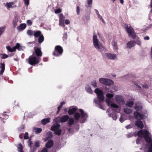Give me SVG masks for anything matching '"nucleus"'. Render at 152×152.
Here are the masks:
<instances>
[{"label": "nucleus", "mask_w": 152, "mask_h": 152, "mask_svg": "<svg viewBox=\"0 0 152 152\" xmlns=\"http://www.w3.org/2000/svg\"><path fill=\"white\" fill-rule=\"evenodd\" d=\"M34 31L31 30H28L27 31V34L29 36H33L34 35Z\"/></svg>", "instance_id": "35"}, {"label": "nucleus", "mask_w": 152, "mask_h": 152, "mask_svg": "<svg viewBox=\"0 0 152 152\" xmlns=\"http://www.w3.org/2000/svg\"><path fill=\"white\" fill-rule=\"evenodd\" d=\"M91 84L94 87H97V83L95 80H94L91 82Z\"/></svg>", "instance_id": "44"}, {"label": "nucleus", "mask_w": 152, "mask_h": 152, "mask_svg": "<svg viewBox=\"0 0 152 152\" xmlns=\"http://www.w3.org/2000/svg\"><path fill=\"white\" fill-rule=\"evenodd\" d=\"M69 118V117L68 115H64L60 118V121L61 123H64L67 121Z\"/></svg>", "instance_id": "11"}, {"label": "nucleus", "mask_w": 152, "mask_h": 152, "mask_svg": "<svg viewBox=\"0 0 152 152\" xmlns=\"http://www.w3.org/2000/svg\"><path fill=\"white\" fill-rule=\"evenodd\" d=\"M137 135L140 138H144L145 141L147 143H151L152 141L149 137V132L145 129H141L138 131Z\"/></svg>", "instance_id": "1"}, {"label": "nucleus", "mask_w": 152, "mask_h": 152, "mask_svg": "<svg viewBox=\"0 0 152 152\" xmlns=\"http://www.w3.org/2000/svg\"><path fill=\"white\" fill-rule=\"evenodd\" d=\"M41 60L40 58H39L35 56H29L28 62L31 65L34 66L39 63Z\"/></svg>", "instance_id": "3"}, {"label": "nucleus", "mask_w": 152, "mask_h": 152, "mask_svg": "<svg viewBox=\"0 0 152 152\" xmlns=\"http://www.w3.org/2000/svg\"><path fill=\"white\" fill-rule=\"evenodd\" d=\"M94 91L97 94V99H94V102L95 103H98L99 102H103L104 100V96L102 91L99 88H96Z\"/></svg>", "instance_id": "2"}, {"label": "nucleus", "mask_w": 152, "mask_h": 152, "mask_svg": "<svg viewBox=\"0 0 152 152\" xmlns=\"http://www.w3.org/2000/svg\"><path fill=\"white\" fill-rule=\"evenodd\" d=\"M50 118H44L42 119L41 121V123L42 124L45 125L47 123L50 122Z\"/></svg>", "instance_id": "23"}, {"label": "nucleus", "mask_w": 152, "mask_h": 152, "mask_svg": "<svg viewBox=\"0 0 152 152\" xmlns=\"http://www.w3.org/2000/svg\"><path fill=\"white\" fill-rule=\"evenodd\" d=\"M14 47L15 51L16 49H18L19 50H23V48H24L23 46H21L20 44L18 43H17L16 45Z\"/></svg>", "instance_id": "16"}, {"label": "nucleus", "mask_w": 152, "mask_h": 152, "mask_svg": "<svg viewBox=\"0 0 152 152\" xmlns=\"http://www.w3.org/2000/svg\"><path fill=\"white\" fill-rule=\"evenodd\" d=\"M42 129L41 128H35L34 129V131L36 133H40L42 131Z\"/></svg>", "instance_id": "40"}, {"label": "nucleus", "mask_w": 152, "mask_h": 152, "mask_svg": "<svg viewBox=\"0 0 152 152\" xmlns=\"http://www.w3.org/2000/svg\"><path fill=\"white\" fill-rule=\"evenodd\" d=\"M140 140L141 139H140L138 138H137L136 140V143L137 144H139Z\"/></svg>", "instance_id": "61"}, {"label": "nucleus", "mask_w": 152, "mask_h": 152, "mask_svg": "<svg viewBox=\"0 0 152 152\" xmlns=\"http://www.w3.org/2000/svg\"><path fill=\"white\" fill-rule=\"evenodd\" d=\"M6 48L7 50L10 52H11L15 51L14 47L12 48L10 46H8L6 47Z\"/></svg>", "instance_id": "36"}, {"label": "nucleus", "mask_w": 152, "mask_h": 152, "mask_svg": "<svg viewBox=\"0 0 152 152\" xmlns=\"http://www.w3.org/2000/svg\"><path fill=\"white\" fill-rule=\"evenodd\" d=\"M101 102H99L98 103H95L97 104L99 106V108L100 109L104 110L103 105L101 104Z\"/></svg>", "instance_id": "46"}, {"label": "nucleus", "mask_w": 152, "mask_h": 152, "mask_svg": "<svg viewBox=\"0 0 152 152\" xmlns=\"http://www.w3.org/2000/svg\"><path fill=\"white\" fill-rule=\"evenodd\" d=\"M134 104V102L133 101H128L125 104L126 107H132Z\"/></svg>", "instance_id": "30"}, {"label": "nucleus", "mask_w": 152, "mask_h": 152, "mask_svg": "<svg viewBox=\"0 0 152 152\" xmlns=\"http://www.w3.org/2000/svg\"><path fill=\"white\" fill-rule=\"evenodd\" d=\"M134 125L133 124H129V125H127L126 126V128L127 129H130L132 128H133V127H134Z\"/></svg>", "instance_id": "42"}, {"label": "nucleus", "mask_w": 152, "mask_h": 152, "mask_svg": "<svg viewBox=\"0 0 152 152\" xmlns=\"http://www.w3.org/2000/svg\"><path fill=\"white\" fill-rule=\"evenodd\" d=\"M26 27V24L25 23L20 24L17 27V29L19 31L23 30Z\"/></svg>", "instance_id": "20"}, {"label": "nucleus", "mask_w": 152, "mask_h": 152, "mask_svg": "<svg viewBox=\"0 0 152 152\" xmlns=\"http://www.w3.org/2000/svg\"><path fill=\"white\" fill-rule=\"evenodd\" d=\"M44 37L42 34L39 37L38 39L39 43L40 44L42 43L44 41Z\"/></svg>", "instance_id": "31"}, {"label": "nucleus", "mask_w": 152, "mask_h": 152, "mask_svg": "<svg viewBox=\"0 0 152 152\" xmlns=\"http://www.w3.org/2000/svg\"><path fill=\"white\" fill-rule=\"evenodd\" d=\"M113 45L114 48L115 49H118L117 43L114 41L113 42Z\"/></svg>", "instance_id": "45"}, {"label": "nucleus", "mask_w": 152, "mask_h": 152, "mask_svg": "<svg viewBox=\"0 0 152 152\" xmlns=\"http://www.w3.org/2000/svg\"><path fill=\"white\" fill-rule=\"evenodd\" d=\"M48 149L46 148H44L42 150L41 152H48Z\"/></svg>", "instance_id": "59"}, {"label": "nucleus", "mask_w": 152, "mask_h": 152, "mask_svg": "<svg viewBox=\"0 0 152 152\" xmlns=\"http://www.w3.org/2000/svg\"><path fill=\"white\" fill-rule=\"evenodd\" d=\"M77 110L76 107H73L72 108H69L68 111V114L69 115H73Z\"/></svg>", "instance_id": "18"}, {"label": "nucleus", "mask_w": 152, "mask_h": 152, "mask_svg": "<svg viewBox=\"0 0 152 152\" xmlns=\"http://www.w3.org/2000/svg\"><path fill=\"white\" fill-rule=\"evenodd\" d=\"M54 131L55 134L58 136H60L61 134L62 130L61 129H59Z\"/></svg>", "instance_id": "32"}, {"label": "nucleus", "mask_w": 152, "mask_h": 152, "mask_svg": "<svg viewBox=\"0 0 152 152\" xmlns=\"http://www.w3.org/2000/svg\"><path fill=\"white\" fill-rule=\"evenodd\" d=\"M129 35L131 36L132 37V38L133 39H135L136 37V35L134 34V32L132 33V34H130Z\"/></svg>", "instance_id": "56"}, {"label": "nucleus", "mask_w": 152, "mask_h": 152, "mask_svg": "<svg viewBox=\"0 0 152 152\" xmlns=\"http://www.w3.org/2000/svg\"><path fill=\"white\" fill-rule=\"evenodd\" d=\"M4 31V27H1L0 28V36L2 34Z\"/></svg>", "instance_id": "57"}, {"label": "nucleus", "mask_w": 152, "mask_h": 152, "mask_svg": "<svg viewBox=\"0 0 152 152\" xmlns=\"http://www.w3.org/2000/svg\"><path fill=\"white\" fill-rule=\"evenodd\" d=\"M134 84L136 86H137L139 88H141V86H142L143 88H148V86L147 84H144V85H142L140 83H137V82H134Z\"/></svg>", "instance_id": "19"}, {"label": "nucleus", "mask_w": 152, "mask_h": 152, "mask_svg": "<svg viewBox=\"0 0 152 152\" xmlns=\"http://www.w3.org/2000/svg\"><path fill=\"white\" fill-rule=\"evenodd\" d=\"M149 151L150 152H152V142L149 148Z\"/></svg>", "instance_id": "60"}, {"label": "nucleus", "mask_w": 152, "mask_h": 152, "mask_svg": "<svg viewBox=\"0 0 152 152\" xmlns=\"http://www.w3.org/2000/svg\"><path fill=\"white\" fill-rule=\"evenodd\" d=\"M94 45L95 48L100 52H101L104 49L103 47L100 46L99 44L98 39L93 41Z\"/></svg>", "instance_id": "8"}, {"label": "nucleus", "mask_w": 152, "mask_h": 152, "mask_svg": "<svg viewBox=\"0 0 152 152\" xmlns=\"http://www.w3.org/2000/svg\"><path fill=\"white\" fill-rule=\"evenodd\" d=\"M53 141L52 140H48V142L46 143L45 146L47 148H50L53 145Z\"/></svg>", "instance_id": "15"}, {"label": "nucleus", "mask_w": 152, "mask_h": 152, "mask_svg": "<svg viewBox=\"0 0 152 152\" xmlns=\"http://www.w3.org/2000/svg\"><path fill=\"white\" fill-rule=\"evenodd\" d=\"M47 137L45 138V140H47L49 138H51L53 137L52 133L51 132H48L46 134Z\"/></svg>", "instance_id": "27"}, {"label": "nucleus", "mask_w": 152, "mask_h": 152, "mask_svg": "<svg viewBox=\"0 0 152 152\" xmlns=\"http://www.w3.org/2000/svg\"><path fill=\"white\" fill-rule=\"evenodd\" d=\"M136 42L134 41H130L128 42L127 44V48L130 49L131 48L135 45Z\"/></svg>", "instance_id": "14"}, {"label": "nucleus", "mask_w": 152, "mask_h": 152, "mask_svg": "<svg viewBox=\"0 0 152 152\" xmlns=\"http://www.w3.org/2000/svg\"><path fill=\"white\" fill-rule=\"evenodd\" d=\"M106 55L107 58L110 59L114 60L117 57L116 54L111 53H107Z\"/></svg>", "instance_id": "13"}, {"label": "nucleus", "mask_w": 152, "mask_h": 152, "mask_svg": "<svg viewBox=\"0 0 152 152\" xmlns=\"http://www.w3.org/2000/svg\"><path fill=\"white\" fill-rule=\"evenodd\" d=\"M61 125L59 124H57L55 125H54L51 127V130L52 131H54L58 129L59 128Z\"/></svg>", "instance_id": "22"}, {"label": "nucleus", "mask_w": 152, "mask_h": 152, "mask_svg": "<svg viewBox=\"0 0 152 152\" xmlns=\"http://www.w3.org/2000/svg\"><path fill=\"white\" fill-rule=\"evenodd\" d=\"M133 136H134V134L133 133H129L127 135V137L129 138L132 137H133Z\"/></svg>", "instance_id": "53"}, {"label": "nucleus", "mask_w": 152, "mask_h": 152, "mask_svg": "<svg viewBox=\"0 0 152 152\" xmlns=\"http://www.w3.org/2000/svg\"><path fill=\"white\" fill-rule=\"evenodd\" d=\"M111 106L112 107L115 108H118V106L117 104L113 103H112L111 104Z\"/></svg>", "instance_id": "47"}, {"label": "nucleus", "mask_w": 152, "mask_h": 152, "mask_svg": "<svg viewBox=\"0 0 152 152\" xmlns=\"http://www.w3.org/2000/svg\"><path fill=\"white\" fill-rule=\"evenodd\" d=\"M119 121L121 123H122L124 121V120L122 116H121L119 119Z\"/></svg>", "instance_id": "64"}, {"label": "nucleus", "mask_w": 152, "mask_h": 152, "mask_svg": "<svg viewBox=\"0 0 152 152\" xmlns=\"http://www.w3.org/2000/svg\"><path fill=\"white\" fill-rule=\"evenodd\" d=\"M133 115L136 119L140 120L143 119L144 115L143 113H140L139 112L135 111Z\"/></svg>", "instance_id": "6"}, {"label": "nucleus", "mask_w": 152, "mask_h": 152, "mask_svg": "<svg viewBox=\"0 0 152 152\" xmlns=\"http://www.w3.org/2000/svg\"><path fill=\"white\" fill-rule=\"evenodd\" d=\"M0 56H1V58L2 59H5L8 57V55L5 54L0 53Z\"/></svg>", "instance_id": "39"}, {"label": "nucleus", "mask_w": 152, "mask_h": 152, "mask_svg": "<svg viewBox=\"0 0 152 152\" xmlns=\"http://www.w3.org/2000/svg\"><path fill=\"white\" fill-rule=\"evenodd\" d=\"M113 82L111 80L109 79H106V81L105 83V85L107 86H110L113 85Z\"/></svg>", "instance_id": "21"}, {"label": "nucleus", "mask_w": 152, "mask_h": 152, "mask_svg": "<svg viewBox=\"0 0 152 152\" xmlns=\"http://www.w3.org/2000/svg\"><path fill=\"white\" fill-rule=\"evenodd\" d=\"M0 68L1 70L0 72V75H2L4 73L5 69V64L4 63H1L0 64Z\"/></svg>", "instance_id": "17"}, {"label": "nucleus", "mask_w": 152, "mask_h": 152, "mask_svg": "<svg viewBox=\"0 0 152 152\" xmlns=\"http://www.w3.org/2000/svg\"><path fill=\"white\" fill-rule=\"evenodd\" d=\"M34 49L35 54L37 56L36 57L40 58L42 55L41 48L35 47H34Z\"/></svg>", "instance_id": "7"}, {"label": "nucleus", "mask_w": 152, "mask_h": 152, "mask_svg": "<svg viewBox=\"0 0 152 152\" xmlns=\"http://www.w3.org/2000/svg\"><path fill=\"white\" fill-rule=\"evenodd\" d=\"M63 51V50L62 47L60 45L56 46L53 53V55L56 56H59L62 54Z\"/></svg>", "instance_id": "5"}, {"label": "nucleus", "mask_w": 152, "mask_h": 152, "mask_svg": "<svg viewBox=\"0 0 152 152\" xmlns=\"http://www.w3.org/2000/svg\"><path fill=\"white\" fill-rule=\"evenodd\" d=\"M135 125L139 128L142 129L143 128L144 125L142 122L140 120H137L135 123Z\"/></svg>", "instance_id": "10"}, {"label": "nucleus", "mask_w": 152, "mask_h": 152, "mask_svg": "<svg viewBox=\"0 0 152 152\" xmlns=\"http://www.w3.org/2000/svg\"><path fill=\"white\" fill-rule=\"evenodd\" d=\"M18 147L19 149L23 148V146L21 144H19Z\"/></svg>", "instance_id": "62"}, {"label": "nucleus", "mask_w": 152, "mask_h": 152, "mask_svg": "<svg viewBox=\"0 0 152 152\" xmlns=\"http://www.w3.org/2000/svg\"><path fill=\"white\" fill-rule=\"evenodd\" d=\"M59 17L60 23H63L64 22L65 17L64 16L62 13L60 14L59 15Z\"/></svg>", "instance_id": "24"}, {"label": "nucleus", "mask_w": 152, "mask_h": 152, "mask_svg": "<svg viewBox=\"0 0 152 152\" xmlns=\"http://www.w3.org/2000/svg\"><path fill=\"white\" fill-rule=\"evenodd\" d=\"M76 12L78 15H79L80 12V7L77 6L76 8Z\"/></svg>", "instance_id": "54"}, {"label": "nucleus", "mask_w": 152, "mask_h": 152, "mask_svg": "<svg viewBox=\"0 0 152 152\" xmlns=\"http://www.w3.org/2000/svg\"><path fill=\"white\" fill-rule=\"evenodd\" d=\"M23 1L26 6H27L29 4V0H23Z\"/></svg>", "instance_id": "49"}, {"label": "nucleus", "mask_w": 152, "mask_h": 152, "mask_svg": "<svg viewBox=\"0 0 152 152\" xmlns=\"http://www.w3.org/2000/svg\"><path fill=\"white\" fill-rule=\"evenodd\" d=\"M27 23L29 26H31L32 24V23L31 20H28L27 21Z\"/></svg>", "instance_id": "55"}, {"label": "nucleus", "mask_w": 152, "mask_h": 152, "mask_svg": "<svg viewBox=\"0 0 152 152\" xmlns=\"http://www.w3.org/2000/svg\"><path fill=\"white\" fill-rule=\"evenodd\" d=\"M42 34L40 31H34V36L36 38H37L40 36Z\"/></svg>", "instance_id": "26"}, {"label": "nucleus", "mask_w": 152, "mask_h": 152, "mask_svg": "<svg viewBox=\"0 0 152 152\" xmlns=\"http://www.w3.org/2000/svg\"><path fill=\"white\" fill-rule=\"evenodd\" d=\"M87 5H86V7L88 8L91 7L92 6V0H87Z\"/></svg>", "instance_id": "33"}, {"label": "nucleus", "mask_w": 152, "mask_h": 152, "mask_svg": "<svg viewBox=\"0 0 152 152\" xmlns=\"http://www.w3.org/2000/svg\"><path fill=\"white\" fill-rule=\"evenodd\" d=\"M0 117L3 119H7L8 118L9 116L5 114H2L0 115Z\"/></svg>", "instance_id": "34"}, {"label": "nucleus", "mask_w": 152, "mask_h": 152, "mask_svg": "<svg viewBox=\"0 0 152 152\" xmlns=\"http://www.w3.org/2000/svg\"><path fill=\"white\" fill-rule=\"evenodd\" d=\"M13 2H7L5 5L6 7H7L8 9L10 8H13L12 5L14 4Z\"/></svg>", "instance_id": "28"}, {"label": "nucleus", "mask_w": 152, "mask_h": 152, "mask_svg": "<svg viewBox=\"0 0 152 152\" xmlns=\"http://www.w3.org/2000/svg\"><path fill=\"white\" fill-rule=\"evenodd\" d=\"M125 28L127 32L129 34V35L132 34V33H134V30L133 28L131 26H128L127 24H125Z\"/></svg>", "instance_id": "9"}, {"label": "nucleus", "mask_w": 152, "mask_h": 152, "mask_svg": "<svg viewBox=\"0 0 152 152\" xmlns=\"http://www.w3.org/2000/svg\"><path fill=\"white\" fill-rule=\"evenodd\" d=\"M136 44L140 46L141 45V42L139 40H137L136 41Z\"/></svg>", "instance_id": "63"}, {"label": "nucleus", "mask_w": 152, "mask_h": 152, "mask_svg": "<svg viewBox=\"0 0 152 152\" xmlns=\"http://www.w3.org/2000/svg\"><path fill=\"white\" fill-rule=\"evenodd\" d=\"M124 111L126 114H129L132 112V110L127 108H124Z\"/></svg>", "instance_id": "29"}, {"label": "nucleus", "mask_w": 152, "mask_h": 152, "mask_svg": "<svg viewBox=\"0 0 152 152\" xmlns=\"http://www.w3.org/2000/svg\"><path fill=\"white\" fill-rule=\"evenodd\" d=\"M112 118L113 120H116L117 119V116L115 114H114L112 115Z\"/></svg>", "instance_id": "58"}, {"label": "nucleus", "mask_w": 152, "mask_h": 152, "mask_svg": "<svg viewBox=\"0 0 152 152\" xmlns=\"http://www.w3.org/2000/svg\"><path fill=\"white\" fill-rule=\"evenodd\" d=\"M28 133L26 132L24 134V135L23 137V138L24 139L26 140L28 139Z\"/></svg>", "instance_id": "48"}, {"label": "nucleus", "mask_w": 152, "mask_h": 152, "mask_svg": "<svg viewBox=\"0 0 152 152\" xmlns=\"http://www.w3.org/2000/svg\"><path fill=\"white\" fill-rule=\"evenodd\" d=\"M98 17L99 18H100L101 20H102V21L104 23L105 21L103 19L102 17L99 14H98L97 15Z\"/></svg>", "instance_id": "52"}, {"label": "nucleus", "mask_w": 152, "mask_h": 152, "mask_svg": "<svg viewBox=\"0 0 152 152\" xmlns=\"http://www.w3.org/2000/svg\"><path fill=\"white\" fill-rule=\"evenodd\" d=\"M18 21V19L15 18V19L13 20L12 23L14 27H15L17 25Z\"/></svg>", "instance_id": "38"}, {"label": "nucleus", "mask_w": 152, "mask_h": 152, "mask_svg": "<svg viewBox=\"0 0 152 152\" xmlns=\"http://www.w3.org/2000/svg\"><path fill=\"white\" fill-rule=\"evenodd\" d=\"M134 108L136 110V111L139 112L142 109V107L139 103H136Z\"/></svg>", "instance_id": "12"}, {"label": "nucleus", "mask_w": 152, "mask_h": 152, "mask_svg": "<svg viewBox=\"0 0 152 152\" xmlns=\"http://www.w3.org/2000/svg\"><path fill=\"white\" fill-rule=\"evenodd\" d=\"M68 124L69 126L72 125L74 123V120L73 118H69V119Z\"/></svg>", "instance_id": "37"}, {"label": "nucleus", "mask_w": 152, "mask_h": 152, "mask_svg": "<svg viewBox=\"0 0 152 152\" xmlns=\"http://www.w3.org/2000/svg\"><path fill=\"white\" fill-rule=\"evenodd\" d=\"M35 146L36 147L39 148L40 146V142L39 141L35 142Z\"/></svg>", "instance_id": "51"}, {"label": "nucleus", "mask_w": 152, "mask_h": 152, "mask_svg": "<svg viewBox=\"0 0 152 152\" xmlns=\"http://www.w3.org/2000/svg\"><path fill=\"white\" fill-rule=\"evenodd\" d=\"M106 79L104 78H100L99 79V81L100 83L104 85Z\"/></svg>", "instance_id": "41"}, {"label": "nucleus", "mask_w": 152, "mask_h": 152, "mask_svg": "<svg viewBox=\"0 0 152 152\" xmlns=\"http://www.w3.org/2000/svg\"><path fill=\"white\" fill-rule=\"evenodd\" d=\"M116 100L118 102H124L122 97L121 96L117 95L115 97Z\"/></svg>", "instance_id": "25"}, {"label": "nucleus", "mask_w": 152, "mask_h": 152, "mask_svg": "<svg viewBox=\"0 0 152 152\" xmlns=\"http://www.w3.org/2000/svg\"><path fill=\"white\" fill-rule=\"evenodd\" d=\"M61 12V10L60 8H58L55 10V13L56 14H58L60 13Z\"/></svg>", "instance_id": "50"}, {"label": "nucleus", "mask_w": 152, "mask_h": 152, "mask_svg": "<svg viewBox=\"0 0 152 152\" xmlns=\"http://www.w3.org/2000/svg\"><path fill=\"white\" fill-rule=\"evenodd\" d=\"M79 110L81 115L77 112L75 113L74 114V118L76 121L78 120L80 117L82 118H83L87 116L86 113H85L83 110L82 109H80Z\"/></svg>", "instance_id": "4"}, {"label": "nucleus", "mask_w": 152, "mask_h": 152, "mask_svg": "<svg viewBox=\"0 0 152 152\" xmlns=\"http://www.w3.org/2000/svg\"><path fill=\"white\" fill-rule=\"evenodd\" d=\"M107 97L109 99H111L113 97V95L112 94L108 93L106 94Z\"/></svg>", "instance_id": "43"}]
</instances>
